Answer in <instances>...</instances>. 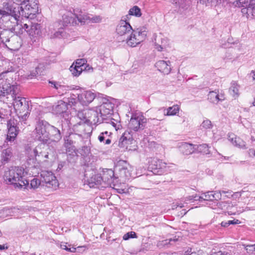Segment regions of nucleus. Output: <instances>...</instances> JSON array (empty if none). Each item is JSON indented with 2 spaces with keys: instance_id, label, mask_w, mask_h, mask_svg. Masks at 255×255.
I'll list each match as a JSON object with an SVG mask.
<instances>
[{
  "instance_id": "obj_1",
  "label": "nucleus",
  "mask_w": 255,
  "mask_h": 255,
  "mask_svg": "<svg viewBox=\"0 0 255 255\" xmlns=\"http://www.w3.org/2000/svg\"><path fill=\"white\" fill-rule=\"evenodd\" d=\"M26 174L23 168L21 167H12L5 171L4 179L7 183L12 184L15 188L22 189L23 186L27 185V180L24 178Z\"/></svg>"
},
{
  "instance_id": "obj_2",
  "label": "nucleus",
  "mask_w": 255,
  "mask_h": 255,
  "mask_svg": "<svg viewBox=\"0 0 255 255\" xmlns=\"http://www.w3.org/2000/svg\"><path fill=\"white\" fill-rule=\"evenodd\" d=\"M36 160L51 162L56 158L55 151L43 143H40L33 149Z\"/></svg>"
},
{
  "instance_id": "obj_3",
  "label": "nucleus",
  "mask_w": 255,
  "mask_h": 255,
  "mask_svg": "<svg viewBox=\"0 0 255 255\" xmlns=\"http://www.w3.org/2000/svg\"><path fill=\"white\" fill-rule=\"evenodd\" d=\"M50 125L44 121L39 120L37 122L34 131L35 138L44 143L49 144Z\"/></svg>"
},
{
  "instance_id": "obj_4",
  "label": "nucleus",
  "mask_w": 255,
  "mask_h": 255,
  "mask_svg": "<svg viewBox=\"0 0 255 255\" xmlns=\"http://www.w3.org/2000/svg\"><path fill=\"white\" fill-rule=\"evenodd\" d=\"M147 31L144 27L132 29L125 38L127 44L132 47H135L143 42L146 38Z\"/></svg>"
},
{
  "instance_id": "obj_5",
  "label": "nucleus",
  "mask_w": 255,
  "mask_h": 255,
  "mask_svg": "<svg viewBox=\"0 0 255 255\" xmlns=\"http://www.w3.org/2000/svg\"><path fill=\"white\" fill-rule=\"evenodd\" d=\"M21 7L19 3H15L11 0L2 3V7L0 9V15L2 17L11 16L17 22L18 18L21 14Z\"/></svg>"
},
{
  "instance_id": "obj_6",
  "label": "nucleus",
  "mask_w": 255,
  "mask_h": 255,
  "mask_svg": "<svg viewBox=\"0 0 255 255\" xmlns=\"http://www.w3.org/2000/svg\"><path fill=\"white\" fill-rule=\"evenodd\" d=\"M116 101V99L110 97L102 99V104L98 109L101 117L104 119L105 117L113 114Z\"/></svg>"
},
{
  "instance_id": "obj_7",
  "label": "nucleus",
  "mask_w": 255,
  "mask_h": 255,
  "mask_svg": "<svg viewBox=\"0 0 255 255\" xmlns=\"http://www.w3.org/2000/svg\"><path fill=\"white\" fill-rule=\"evenodd\" d=\"M147 123V119L140 112L132 113L128 123L129 128L134 130L137 131L142 129L145 124Z\"/></svg>"
},
{
  "instance_id": "obj_8",
  "label": "nucleus",
  "mask_w": 255,
  "mask_h": 255,
  "mask_svg": "<svg viewBox=\"0 0 255 255\" xmlns=\"http://www.w3.org/2000/svg\"><path fill=\"white\" fill-rule=\"evenodd\" d=\"M27 3L24 6H20V15L28 18L31 15H34L38 12V6L37 0H27Z\"/></svg>"
},
{
  "instance_id": "obj_9",
  "label": "nucleus",
  "mask_w": 255,
  "mask_h": 255,
  "mask_svg": "<svg viewBox=\"0 0 255 255\" xmlns=\"http://www.w3.org/2000/svg\"><path fill=\"white\" fill-rule=\"evenodd\" d=\"M42 185L55 189L58 186V182L54 174L51 171H42L41 173Z\"/></svg>"
},
{
  "instance_id": "obj_10",
  "label": "nucleus",
  "mask_w": 255,
  "mask_h": 255,
  "mask_svg": "<svg viewBox=\"0 0 255 255\" xmlns=\"http://www.w3.org/2000/svg\"><path fill=\"white\" fill-rule=\"evenodd\" d=\"M149 163L150 168L152 169V172L158 174H162L167 170V168L170 167L167 166V164L161 160L155 158L151 159Z\"/></svg>"
},
{
  "instance_id": "obj_11",
  "label": "nucleus",
  "mask_w": 255,
  "mask_h": 255,
  "mask_svg": "<svg viewBox=\"0 0 255 255\" xmlns=\"http://www.w3.org/2000/svg\"><path fill=\"white\" fill-rule=\"evenodd\" d=\"M14 101L13 107L14 109L19 114H23L25 111H28V104L26 99L24 98L16 97V95L12 96Z\"/></svg>"
},
{
  "instance_id": "obj_12",
  "label": "nucleus",
  "mask_w": 255,
  "mask_h": 255,
  "mask_svg": "<svg viewBox=\"0 0 255 255\" xmlns=\"http://www.w3.org/2000/svg\"><path fill=\"white\" fill-rule=\"evenodd\" d=\"M132 29L128 22L122 19L117 26L116 32L119 35L124 36L125 39L131 33Z\"/></svg>"
},
{
  "instance_id": "obj_13",
  "label": "nucleus",
  "mask_w": 255,
  "mask_h": 255,
  "mask_svg": "<svg viewBox=\"0 0 255 255\" xmlns=\"http://www.w3.org/2000/svg\"><path fill=\"white\" fill-rule=\"evenodd\" d=\"M102 177L103 180L102 187L105 188L107 186H114V172L111 169H106L102 172Z\"/></svg>"
},
{
  "instance_id": "obj_14",
  "label": "nucleus",
  "mask_w": 255,
  "mask_h": 255,
  "mask_svg": "<svg viewBox=\"0 0 255 255\" xmlns=\"http://www.w3.org/2000/svg\"><path fill=\"white\" fill-rule=\"evenodd\" d=\"M96 94L91 91H86L78 94V100L82 105H87L96 98Z\"/></svg>"
},
{
  "instance_id": "obj_15",
  "label": "nucleus",
  "mask_w": 255,
  "mask_h": 255,
  "mask_svg": "<svg viewBox=\"0 0 255 255\" xmlns=\"http://www.w3.org/2000/svg\"><path fill=\"white\" fill-rule=\"evenodd\" d=\"M5 42H7L6 46L10 50H18L22 45V40L20 37L17 35H13L9 39H6Z\"/></svg>"
},
{
  "instance_id": "obj_16",
  "label": "nucleus",
  "mask_w": 255,
  "mask_h": 255,
  "mask_svg": "<svg viewBox=\"0 0 255 255\" xmlns=\"http://www.w3.org/2000/svg\"><path fill=\"white\" fill-rule=\"evenodd\" d=\"M67 104L62 101H58L57 105L53 108L54 112L56 114L61 115L65 119H68L69 114L67 111Z\"/></svg>"
},
{
  "instance_id": "obj_17",
  "label": "nucleus",
  "mask_w": 255,
  "mask_h": 255,
  "mask_svg": "<svg viewBox=\"0 0 255 255\" xmlns=\"http://www.w3.org/2000/svg\"><path fill=\"white\" fill-rule=\"evenodd\" d=\"M155 67L160 72L168 75L171 71V62L169 60H159L155 64Z\"/></svg>"
},
{
  "instance_id": "obj_18",
  "label": "nucleus",
  "mask_w": 255,
  "mask_h": 255,
  "mask_svg": "<svg viewBox=\"0 0 255 255\" xmlns=\"http://www.w3.org/2000/svg\"><path fill=\"white\" fill-rule=\"evenodd\" d=\"M17 87L11 85L9 83H4L0 88V96H5L8 94H11V96L15 95L17 92Z\"/></svg>"
},
{
  "instance_id": "obj_19",
  "label": "nucleus",
  "mask_w": 255,
  "mask_h": 255,
  "mask_svg": "<svg viewBox=\"0 0 255 255\" xmlns=\"http://www.w3.org/2000/svg\"><path fill=\"white\" fill-rule=\"evenodd\" d=\"M133 139L128 131L125 132L119 141V146L121 148L128 149V145L132 143Z\"/></svg>"
},
{
  "instance_id": "obj_20",
  "label": "nucleus",
  "mask_w": 255,
  "mask_h": 255,
  "mask_svg": "<svg viewBox=\"0 0 255 255\" xmlns=\"http://www.w3.org/2000/svg\"><path fill=\"white\" fill-rule=\"evenodd\" d=\"M85 115H87L86 123L95 124L99 122V117L100 114L98 113V110H86Z\"/></svg>"
},
{
  "instance_id": "obj_21",
  "label": "nucleus",
  "mask_w": 255,
  "mask_h": 255,
  "mask_svg": "<svg viewBox=\"0 0 255 255\" xmlns=\"http://www.w3.org/2000/svg\"><path fill=\"white\" fill-rule=\"evenodd\" d=\"M74 16L77 18L78 20L81 23H85L90 22V15L82 11L81 9L75 8L74 9Z\"/></svg>"
},
{
  "instance_id": "obj_22",
  "label": "nucleus",
  "mask_w": 255,
  "mask_h": 255,
  "mask_svg": "<svg viewBox=\"0 0 255 255\" xmlns=\"http://www.w3.org/2000/svg\"><path fill=\"white\" fill-rule=\"evenodd\" d=\"M49 133V143H50L51 142H58L62 138L60 130L53 126L50 125Z\"/></svg>"
},
{
  "instance_id": "obj_23",
  "label": "nucleus",
  "mask_w": 255,
  "mask_h": 255,
  "mask_svg": "<svg viewBox=\"0 0 255 255\" xmlns=\"http://www.w3.org/2000/svg\"><path fill=\"white\" fill-rule=\"evenodd\" d=\"M102 183L101 174H94L88 180V184L90 187H94L95 186H97L98 188H103Z\"/></svg>"
},
{
  "instance_id": "obj_24",
  "label": "nucleus",
  "mask_w": 255,
  "mask_h": 255,
  "mask_svg": "<svg viewBox=\"0 0 255 255\" xmlns=\"http://www.w3.org/2000/svg\"><path fill=\"white\" fill-rule=\"evenodd\" d=\"M196 145H193L192 144H190L188 143H183L180 145L179 148L180 151L184 155H190L193 153L196 148L195 147Z\"/></svg>"
},
{
  "instance_id": "obj_25",
  "label": "nucleus",
  "mask_w": 255,
  "mask_h": 255,
  "mask_svg": "<svg viewBox=\"0 0 255 255\" xmlns=\"http://www.w3.org/2000/svg\"><path fill=\"white\" fill-rule=\"evenodd\" d=\"M7 128L8 132L6 139L9 141H13L17 136L18 131L15 126L11 125L10 122L7 124Z\"/></svg>"
},
{
  "instance_id": "obj_26",
  "label": "nucleus",
  "mask_w": 255,
  "mask_h": 255,
  "mask_svg": "<svg viewBox=\"0 0 255 255\" xmlns=\"http://www.w3.org/2000/svg\"><path fill=\"white\" fill-rule=\"evenodd\" d=\"M208 98L209 101L214 104H217L220 101L224 100L225 97L223 95H219L216 91H211L209 93Z\"/></svg>"
},
{
  "instance_id": "obj_27",
  "label": "nucleus",
  "mask_w": 255,
  "mask_h": 255,
  "mask_svg": "<svg viewBox=\"0 0 255 255\" xmlns=\"http://www.w3.org/2000/svg\"><path fill=\"white\" fill-rule=\"evenodd\" d=\"M74 16V12L71 11H66L62 15V25L63 27L67 26L73 19Z\"/></svg>"
},
{
  "instance_id": "obj_28",
  "label": "nucleus",
  "mask_w": 255,
  "mask_h": 255,
  "mask_svg": "<svg viewBox=\"0 0 255 255\" xmlns=\"http://www.w3.org/2000/svg\"><path fill=\"white\" fill-rule=\"evenodd\" d=\"M240 85L236 81H232L229 88L230 94L235 99L238 98L240 95Z\"/></svg>"
},
{
  "instance_id": "obj_29",
  "label": "nucleus",
  "mask_w": 255,
  "mask_h": 255,
  "mask_svg": "<svg viewBox=\"0 0 255 255\" xmlns=\"http://www.w3.org/2000/svg\"><path fill=\"white\" fill-rule=\"evenodd\" d=\"M112 134L111 132L105 131L101 132L98 136V139L101 142H103L105 144H109L111 142L110 136Z\"/></svg>"
},
{
  "instance_id": "obj_30",
  "label": "nucleus",
  "mask_w": 255,
  "mask_h": 255,
  "mask_svg": "<svg viewBox=\"0 0 255 255\" xmlns=\"http://www.w3.org/2000/svg\"><path fill=\"white\" fill-rule=\"evenodd\" d=\"M25 186H23L22 189H37L40 185H42L41 179L40 180L37 178H34L30 181V184H29L28 181H27V185L25 184Z\"/></svg>"
},
{
  "instance_id": "obj_31",
  "label": "nucleus",
  "mask_w": 255,
  "mask_h": 255,
  "mask_svg": "<svg viewBox=\"0 0 255 255\" xmlns=\"http://www.w3.org/2000/svg\"><path fill=\"white\" fill-rule=\"evenodd\" d=\"M54 25L55 26L58 27L59 30L54 32L53 35H51V37L52 38H60L63 37L64 35V32L62 30L63 26L61 25L60 22H55Z\"/></svg>"
},
{
  "instance_id": "obj_32",
  "label": "nucleus",
  "mask_w": 255,
  "mask_h": 255,
  "mask_svg": "<svg viewBox=\"0 0 255 255\" xmlns=\"http://www.w3.org/2000/svg\"><path fill=\"white\" fill-rule=\"evenodd\" d=\"M83 69L84 68L80 67V66H76L74 65V63H73L69 68L70 72L74 76H79Z\"/></svg>"
},
{
  "instance_id": "obj_33",
  "label": "nucleus",
  "mask_w": 255,
  "mask_h": 255,
  "mask_svg": "<svg viewBox=\"0 0 255 255\" xmlns=\"http://www.w3.org/2000/svg\"><path fill=\"white\" fill-rule=\"evenodd\" d=\"M107 126L108 128L112 127L115 130H117L120 128L121 125L118 120L112 118L109 120V122H107Z\"/></svg>"
},
{
  "instance_id": "obj_34",
  "label": "nucleus",
  "mask_w": 255,
  "mask_h": 255,
  "mask_svg": "<svg viewBox=\"0 0 255 255\" xmlns=\"http://www.w3.org/2000/svg\"><path fill=\"white\" fill-rule=\"evenodd\" d=\"M39 24L37 23L31 24L29 30H27V32L30 35H34L39 33Z\"/></svg>"
},
{
  "instance_id": "obj_35",
  "label": "nucleus",
  "mask_w": 255,
  "mask_h": 255,
  "mask_svg": "<svg viewBox=\"0 0 255 255\" xmlns=\"http://www.w3.org/2000/svg\"><path fill=\"white\" fill-rule=\"evenodd\" d=\"M131 167H129L128 168L123 167L120 170V175L121 176L125 177L127 179L129 178L130 177L132 176V173H131Z\"/></svg>"
},
{
  "instance_id": "obj_36",
  "label": "nucleus",
  "mask_w": 255,
  "mask_h": 255,
  "mask_svg": "<svg viewBox=\"0 0 255 255\" xmlns=\"http://www.w3.org/2000/svg\"><path fill=\"white\" fill-rule=\"evenodd\" d=\"M207 200L212 201L214 200V196H213V191H208L207 192L202 193L201 196H199V201Z\"/></svg>"
},
{
  "instance_id": "obj_37",
  "label": "nucleus",
  "mask_w": 255,
  "mask_h": 255,
  "mask_svg": "<svg viewBox=\"0 0 255 255\" xmlns=\"http://www.w3.org/2000/svg\"><path fill=\"white\" fill-rule=\"evenodd\" d=\"M180 108L178 105H174L167 109V113L164 114L165 116H174L179 111Z\"/></svg>"
},
{
  "instance_id": "obj_38",
  "label": "nucleus",
  "mask_w": 255,
  "mask_h": 255,
  "mask_svg": "<svg viewBox=\"0 0 255 255\" xmlns=\"http://www.w3.org/2000/svg\"><path fill=\"white\" fill-rule=\"evenodd\" d=\"M12 156V152L10 149L4 150L1 153V160L4 162H8Z\"/></svg>"
},
{
  "instance_id": "obj_39",
  "label": "nucleus",
  "mask_w": 255,
  "mask_h": 255,
  "mask_svg": "<svg viewBox=\"0 0 255 255\" xmlns=\"http://www.w3.org/2000/svg\"><path fill=\"white\" fill-rule=\"evenodd\" d=\"M128 14L136 17H140L141 15L140 9L137 6H134L129 9Z\"/></svg>"
},
{
  "instance_id": "obj_40",
  "label": "nucleus",
  "mask_w": 255,
  "mask_h": 255,
  "mask_svg": "<svg viewBox=\"0 0 255 255\" xmlns=\"http://www.w3.org/2000/svg\"><path fill=\"white\" fill-rule=\"evenodd\" d=\"M197 150L203 154H210V152L208 145L206 144H202L197 146Z\"/></svg>"
},
{
  "instance_id": "obj_41",
  "label": "nucleus",
  "mask_w": 255,
  "mask_h": 255,
  "mask_svg": "<svg viewBox=\"0 0 255 255\" xmlns=\"http://www.w3.org/2000/svg\"><path fill=\"white\" fill-rule=\"evenodd\" d=\"M200 127L201 129L207 130L211 129L213 127V125L211 121L208 119H205L203 121Z\"/></svg>"
},
{
  "instance_id": "obj_42",
  "label": "nucleus",
  "mask_w": 255,
  "mask_h": 255,
  "mask_svg": "<svg viewBox=\"0 0 255 255\" xmlns=\"http://www.w3.org/2000/svg\"><path fill=\"white\" fill-rule=\"evenodd\" d=\"M227 193H231V192L229 191H213V196H214V200H219L221 199L222 198V194H227Z\"/></svg>"
},
{
  "instance_id": "obj_43",
  "label": "nucleus",
  "mask_w": 255,
  "mask_h": 255,
  "mask_svg": "<svg viewBox=\"0 0 255 255\" xmlns=\"http://www.w3.org/2000/svg\"><path fill=\"white\" fill-rule=\"evenodd\" d=\"M240 223L241 222L239 220L234 219L233 220H229L228 221H223L221 224L222 227H227L231 224H238Z\"/></svg>"
},
{
  "instance_id": "obj_44",
  "label": "nucleus",
  "mask_w": 255,
  "mask_h": 255,
  "mask_svg": "<svg viewBox=\"0 0 255 255\" xmlns=\"http://www.w3.org/2000/svg\"><path fill=\"white\" fill-rule=\"evenodd\" d=\"M252 0H237V4L239 7H247L250 4Z\"/></svg>"
},
{
  "instance_id": "obj_45",
  "label": "nucleus",
  "mask_w": 255,
  "mask_h": 255,
  "mask_svg": "<svg viewBox=\"0 0 255 255\" xmlns=\"http://www.w3.org/2000/svg\"><path fill=\"white\" fill-rule=\"evenodd\" d=\"M102 19L103 17L101 15H91L90 22L92 23H100L102 21Z\"/></svg>"
},
{
  "instance_id": "obj_46",
  "label": "nucleus",
  "mask_w": 255,
  "mask_h": 255,
  "mask_svg": "<svg viewBox=\"0 0 255 255\" xmlns=\"http://www.w3.org/2000/svg\"><path fill=\"white\" fill-rule=\"evenodd\" d=\"M86 113V110L79 111L77 113V117L80 120L84 121V123L86 122L87 115H85Z\"/></svg>"
},
{
  "instance_id": "obj_47",
  "label": "nucleus",
  "mask_w": 255,
  "mask_h": 255,
  "mask_svg": "<svg viewBox=\"0 0 255 255\" xmlns=\"http://www.w3.org/2000/svg\"><path fill=\"white\" fill-rule=\"evenodd\" d=\"M49 83L51 84L52 85H53V87L56 89L59 90L61 89H66V88H68L66 86L61 85L60 84L55 82V81H50Z\"/></svg>"
},
{
  "instance_id": "obj_48",
  "label": "nucleus",
  "mask_w": 255,
  "mask_h": 255,
  "mask_svg": "<svg viewBox=\"0 0 255 255\" xmlns=\"http://www.w3.org/2000/svg\"><path fill=\"white\" fill-rule=\"evenodd\" d=\"M136 237V233L134 232H128L123 236V240H128L129 238H134Z\"/></svg>"
},
{
  "instance_id": "obj_49",
  "label": "nucleus",
  "mask_w": 255,
  "mask_h": 255,
  "mask_svg": "<svg viewBox=\"0 0 255 255\" xmlns=\"http://www.w3.org/2000/svg\"><path fill=\"white\" fill-rule=\"evenodd\" d=\"M245 250L247 253L249 254H253L255 253V244L251 245H246L245 247Z\"/></svg>"
},
{
  "instance_id": "obj_50",
  "label": "nucleus",
  "mask_w": 255,
  "mask_h": 255,
  "mask_svg": "<svg viewBox=\"0 0 255 255\" xmlns=\"http://www.w3.org/2000/svg\"><path fill=\"white\" fill-rule=\"evenodd\" d=\"M246 12L251 13L252 15H255V5H248L246 7Z\"/></svg>"
},
{
  "instance_id": "obj_51",
  "label": "nucleus",
  "mask_w": 255,
  "mask_h": 255,
  "mask_svg": "<svg viewBox=\"0 0 255 255\" xmlns=\"http://www.w3.org/2000/svg\"><path fill=\"white\" fill-rule=\"evenodd\" d=\"M234 135L230 134L229 135V140L236 146L238 147V143L239 142L237 140L238 137H234Z\"/></svg>"
},
{
  "instance_id": "obj_52",
  "label": "nucleus",
  "mask_w": 255,
  "mask_h": 255,
  "mask_svg": "<svg viewBox=\"0 0 255 255\" xmlns=\"http://www.w3.org/2000/svg\"><path fill=\"white\" fill-rule=\"evenodd\" d=\"M199 201V196L196 195L194 196H188L186 197L185 199V202L187 203L188 201Z\"/></svg>"
},
{
  "instance_id": "obj_53",
  "label": "nucleus",
  "mask_w": 255,
  "mask_h": 255,
  "mask_svg": "<svg viewBox=\"0 0 255 255\" xmlns=\"http://www.w3.org/2000/svg\"><path fill=\"white\" fill-rule=\"evenodd\" d=\"M237 140L239 142V143H238V147L243 148V149L247 148L246 144L244 141H243L242 139H241L240 138H238Z\"/></svg>"
},
{
  "instance_id": "obj_54",
  "label": "nucleus",
  "mask_w": 255,
  "mask_h": 255,
  "mask_svg": "<svg viewBox=\"0 0 255 255\" xmlns=\"http://www.w3.org/2000/svg\"><path fill=\"white\" fill-rule=\"evenodd\" d=\"M230 191L232 192L231 191ZM228 195L226 196L227 197L230 198V196L231 195L233 198H234L235 199L239 198L242 195V192H237L234 193L233 194H232V193L231 194L230 193H228Z\"/></svg>"
},
{
  "instance_id": "obj_55",
  "label": "nucleus",
  "mask_w": 255,
  "mask_h": 255,
  "mask_svg": "<svg viewBox=\"0 0 255 255\" xmlns=\"http://www.w3.org/2000/svg\"><path fill=\"white\" fill-rule=\"evenodd\" d=\"M84 62H85V60H84L83 59H80V60H78L76 62V63L74 64V65H75L76 66H80V67L85 68L84 65Z\"/></svg>"
},
{
  "instance_id": "obj_56",
  "label": "nucleus",
  "mask_w": 255,
  "mask_h": 255,
  "mask_svg": "<svg viewBox=\"0 0 255 255\" xmlns=\"http://www.w3.org/2000/svg\"><path fill=\"white\" fill-rule=\"evenodd\" d=\"M248 154L249 156L251 158L255 157V149L254 148H251L248 151Z\"/></svg>"
},
{
  "instance_id": "obj_57",
  "label": "nucleus",
  "mask_w": 255,
  "mask_h": 255,
  "mask_svg": "<svg viewBox=\"0 0 255 255\" xmlns=\"http://www.w3.org/2000/svg\"><path fill=\"white\" fill-rule=\"evenodd\" d=\"M155 46V48L158 51H161L163 49H164L166 48L165 45L163 44L162 45L156 44Z\"/></svg>"
},
{
  "instance_id": "obj_58",
  "label": "nucleus",
  "mask_w": 255,
  "mask_h": 255,
  "mask_svg": "<svg viewBox=\"0 0 255 255\" xmlns=\"http://www.w3.org/2000/svg\"><path fill=\"white\" fill-rule=\"evenodd\" d=\"M16 26L17 27V28H19V25L18 24H17ZM20 26L22 27V28L25 31H26L27 32V30H29L30 29V26L27 23H24L23 24V25H20ZM19 27H20V26H19Z\"/></svg>"
},
{
  "instance_id": "obj_59",
  "label": "nucleus",
  "mask_w": 255,
  "mask_h": 255,
  "mask_svg": "<svg viewBox=\"0 0 255 255\" xmlns=\"http://www.w3.org/2000/svg\"><path fill=\"white\" fill-rule=\"evenodd\" d=\"M183 206H184L183 204H182V203H176L175 204L173 203V205H172V209L173 210H174V209H177V208L178 207L180 208H182Z\"/></svg>"
},
{
  "instance_id": "obj_60",
  "label": "nucleus",
  "mask_w": 255,
  "mask_h": 255,
  "mask_svg": "<svg viewBox=\"0 0 255 255\" xmlns=\"http://www.w3.org/2000/svg\"><path fill=\"white\" fill-rule=\"evenodd\" d=\"M12 2H14L15 3H19V5H23L26 3V1L27 0H11Z\"/></svg>"
},
{
  "instance_id": "obj_61",
  "label": "nucleus",
  "mask_w": 255,
  "mask_h": 255,
  "mask_svg": "<svg viewBox=\"0 0 255 255\" xmlns=\"http://www.w3.org/2000/svg\"><path fill=\"white\" fill-rule=\"evenodd\" d=\"M223 253L221 251H216L215 249H213L210 255H222Z\"/></svg>"
},
{
  "instance_id": "obj_62",
  "label": "nucleus",
  "mask_w": 255,
  "mask_h": 255,
  "mask_svg": "<svg viewBox=\"0 0 255 255\" xmlns=\"http://www.w3.org/2000/svg\"><path fill=\"white\" fill-rule=\"evenodd\" d=\"M28 116V111H25L23 115H21L19 117H21L22 119L24 121L26 119Z\"/></svg>"
},
{
  "instance_id": "obj_63",
  "label": "nucleus",
  "mask_w": 255,
  "mask_h": 255,
  "mask_svg": "<svg viewBox=\"0 0 255 255\" xmlns=\"http://www.w3.org/2000/svg\"><path fill=\"white\" fill-rule=\"evenodd\" d=\"M202 254H203V252L202 251L200 250L197 253L196 252H192L189 255H203Z\"/></svg>"
},
{
  "instance_id": "obj_64",
  "label": "nucleus",
  "mask_w": 255,
  "mask_h": 255,
  "mask_svg": "<svg viewBox=\"0 0 255 255\" xmlns=\"http://www.w3.org/2000/svg\"><path fill=\"white\" fill-rule=\"evenodd\" d=\"M200 2L202 4H206L209 3L212 1V0H199Z\"/></svg>"
}]
</instances>
